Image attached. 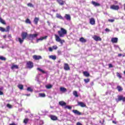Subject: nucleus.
I'll return each instance as SVG.
<instances>
[{"label": "nucleus", "instance_id": "f704fd0d", "mask_svg": "<svg viewBox=\"0 0 125 125\" xmlns=\"http://www.w3.org/2000/svg\"><path fill=\"white\" fill-rule=\"evenodd\" d=\"M45 87H46L47 89H50V88H52V85H51V84L46 85L45 86Z\"/></svg>", "mask_w": 125, "mask_h": 125}, {"label": "nucleus", "instance_id": "ea45409f", "mask_svg": "<svg viewBox=\"0 0 125 125\" xmlns=\"http://www.w3.org/2000/svg\"><path fill=\"white\" fill-rule=\"evenodd\" d=\"M116 75L118 78H119V79H122V75L120 74V73L117 72Z\"/></svg>", "mask_w": 125, "mask_h": 125}, {"label": "nucleus", "instance_id": "a18cd8bd", "mask_svg": "<svg viewBox=\"0 0 125 125\" xmlns=\"http://www.w3.org/2000/svg\"><path fill=\"white\" fill-rule=\"evenodd\" d=\"M52 48H53V49L56 50L58 48V47H57V46H56V45H54L52 46Z\"/></svg>", "mask_w": 125, "mask_h": 125}, {"label": "nucleus", "instance_id": "c85d7f7f", "mask_svg": "<svg viewBox=\"0 0 125 125\" xmlns=\"http://www.w3.org/2000/svg\"><path fill=\"white\" fill-rule=\"evenodd\" d=\"M49 58L52 59L53 60H56V56L55 55H51L49 57Z\"/></svg>", "mask_w": 125, "mask_h": 125}, {"label": "nucleus", "instance_id": "f3484780", "mask_svg": "<svg viewBox=\"0 0 125 125\" xmlns=\"http://www.w3.org/2000/svg\"><path fill=\"white\" fill-rule=\"evenodd\" d=\"M59 105H60L61 106H62V107H63V106H66V105H67V103H66L64 101H60L59 102Z\"/></svg>", "mask_w": 125, "mask_h": 125}, {"label": "nucleus", "instance_id": "4be33fe9", "mask_svg": "<svg viewBox=\"0 0 125 125\" xmlns=\"http://www.w3.org/2000/svg\"><path fill=\"white\" fill-rule=\"evenodd\" d=\"M79 41L81 42H86V39L83 38V37H81Z\"/></svg>", "mask_w": 125, "mask_h": 125}, {"label": "nucleus", "instance_id": "de8ad7c7", "mask_svg": "<svg viewBox=\"0 0 125 125\" xmlns=\"http://www.w3.org/2000/svg\"><path fill=\"white\" fill-rule=\"evenodd\" d=\"M108 66H109V68H113V65L111 63H109L108 64Z\"/></svg>", "mask_w": 125, "mask_h": 125}, {"label": "nucleus", "instance_id": "5701e85b", "mask_svg": "<svg viewBox=\"0 0 125 125\" xmlns=\"http://www.w3.org/2000/svg\"><path fill=\"white\" fill-rule=\"evenodd\" d=\"M11 69L12 70H13V69H19V67L17 65L14 64L11 66Z\"/></svg>", "mask_w": 125, "mask_h": 125}, {"label": "nucleus", "instance_id": "4468645a", "mask_svg": "<svg viewBox=\"0 0 125 125\" xmlns=\"http://www.w3.org/2000/svg\"><path fill=\"white\" fill-rule=\"evenodd\" d=\"M118 101H123V102H125V98L123 97L122 96H119L118 98Z\"/></svg>", "mask_w": 125, "mask_h": 125}, {"label": "nucleus", "instance_id": "4d7b16f0", "mask_svg": "<svg viewBox=\"0 0 125 125\" xmlns=\"http://www.w3.org/2000/svg\"><path fill=\"white\" fill-rule=\"evenodd\" d=\"M113 124H114L115 125H117V122H116L115 121H112Z\"/></svg>", "mask_w": 125, "mask_h": 125}, {"label": "nucleus", "instance_id": "49530a36", "mask_svg": "<svg viewBox=\"0 0 125 125\" xmlns=\"http://www.w3.org/2000/svg\"><path fill=\"white\" fill-rule=\"evenodd\" d=\"M108 22H115V20L114 19H109L108 20Z\"/></svg>", "mask_w": 125, "mask_h": 125}, {"label": "nucleus", "instance_id": "8fccbe9b", "mask_svg": "<svg viewBox=\"0 0 125 125\" xmlns=\"http://www.w3.org/2000/svg\"><path fill=\"white\" fill-rule=\"evenodd\" d=\"M7 107H8V108H11V105H10V104H7Z\"/></svg>", "mask_w": 125, "mask_h": 125}, {"label": "nucleus", "instance_id": "1a4fd4ad", "mask_svg": "<svg viewBox=\"0 0 125 125\" xmlns=\"http://www.w3.org/2000/svg\"><path fill=\"white\" fill-rule=\"evenodd\" d=\"M78 105L80 106V107H82V108H84V107H86V105L82 102H78Z\"/></svg>", "mask_w": 125, "mask_h": 125}, {"label": "nucleus", "instance_id": "ddd939ff", "mask_svg": "<svg viewBox=\"0 0 125 125\" xmlns=\"http://www.w3.org/2000/svg\"><path fill=\"white\" fill-rule=\"evenodd\" d=\"M72 112L75 115H78L79 116H81V115H82V113L77 110H73Z\"/></svg>", "mask_w": 125, "mask_h": 125}, {"label": "nucleus", "instance_id": "09e8293b", "mask_svg": "<svg viewBox=\"0 0 125 125\" xmlns=\"http://www.w3.org/2000/svg\"><path fill=\"white\" fill-rule=\"evenodd\" d=\"M53 50V49H52V48H51V47L49 48V51L52 52Z\"/></svg>", "mask_w": 125, "mask_h": 125}, {"label": "nucleus", "instance_id": "6e6d98bb", "mask_svg": "<svg viewBox=\"0 0 125 125\" xmlns=\"http://www.w3.org/2000/svg\"><path fill=\"white\" fill-rule=\"evenodd\" d=\"M0 95H3V92L1 91H0Z\"/></svg>", "mask_w": 125, "mask_h": 125}, {"label": "nucleus", "instance_id": "39448f33", "mask_svg": "<svg viewBox=\"0 0 125 125\" xmlns=\"http://www.w3.org/2000/svg\"><path fill=\"white\" fill-rule=\"evenodd\" d=\"M21 36L22 40H25V39H28L29 35L27 32H22Z\"/></svg>", "mask_w": 125, "mask_h": 125}, {"label": "nucleus", "instance_id": "4c0bfd02", "mask_svg": "<svg viewBox=\"0 0 125 125\" xmlns=\"http://www.w3.org/2000/svg\"><path fill=\"white\" fill-rule=\"evenodd\" d=\"M25 23H26V24H31V21H30V19H27L25 20Z\"/></svg>", "mask_w": 125, "mask_h": 125}, {"label": "nucleus", "instance_id": "e433bc0d", "mask_svg": "<svg viewBox=\"0 0 125 125\" xmlns=\"http://www.w3.org/2000/svg\"><path fill=\"white\" fill-rule=\"evenodd\" d=\"M27 91H29L30 92H33V91H34L33 89H32V88H31L30 87H28L27 88Z\"/></svg>", "mask_w": 125, "mask_h": 125}, {"label": "nucleus", "instance_id": "c9c22d12", "mask_svg": "<svg viewBox=\"0 0 125 125\" xmlns=\"http://www.w3.org/2000/svg\"><path fill=\"white\" fill-rule=\"evenodd\" d=\"M117 88L118 91L119 92L123 91V89L122 88V87H121V86H117Z\"/></svg>", "mask_w": 125, "mask_h": 125}, {"label": "nucleus", "instance_id": "cd10ccee", "mask_svg": "<svg viewBox=\"0 0 125 125\" xmlns=\"http://www.w3.org/2000/svg\"><path fill=\"white\" fill-rule=\"evenodd\" d=\"M60 90H61V91H62V92H65L67 91V89H66V88H65V87H61L60 88Z\"/></svg>", "mask_w": 125, "mask_h": 125}, {"label": "nucleus", "instance_id": "2f4dec72", "mask_svg": "<svg viewBox=\"0 0 125 125\" xmlns=\"http://www.w3.org/2000/svg\"><path fill=\"white\" fill-rule=\"evenodd\" d=\"M0 60H1L2 61H6V58L2 56H0Z\"/></svg>", "mask_w": 125, "mask_h": 125}, {"label": "nucleus", "instance_id": "c03bdc74", "mask_svg": "<svg viewBox=\"0 0 125 125\" xmlns=\"http://www.w3.org/2000/svg\"><path fill=\"white\" fill-rule=\"evenodd\" d=\"M27 6H29L30 7H34V5H33V4H32L31 3H28L27 4Z\"/></svg>", "mask_w": 125, "mask_h": 125}, {"label": "nucleus", "instance_id": "aec40b11", "mask_svg": "<svg viewBox=\"0 0 125 125\" xmlns=\"http://www.w3.org/2000/svg\"><path fill=\"white\" fill-rule=\"evenodd\" d=\"M39 20H40V19L39 18L35 17L34 20V23L36 25H38V23H39Z\"/></svg>", "mask_w": 125, "mask_h": 125}, {"label": "nucleus", "instance_id": "37998d69", "mask_svg": "<svg viewBox=\"0 0 125 125\" xmlns=\"http://www.w3.org/2000/svg\"><path fill=\"white\" fill-rule=\"evenodd\" d=\"M6 30H5V32H9L10 30V26H7L6 28Z\"/></svg>", "mask_w": 125, "mask_h": 125}, {"label": "nucleus", "instance_id": "bf43d9fd", "mask_svg": "<svg viewBox=\"0 0 125 125\" xmlns=\"http://www.w3.org/2000/svg\"><path fill=\"white\" fill-rule=\"evenodd\" d=\"M94 84V83L93 82H92L91 83V85H93Z\"/></svg>", "mask_w": 125, "mask_h": 125}, {"label": "nucleus", "instance_id": "423d86ee", "mask_svg": "<svg viewBox=\"0 0 125 125\" xmlns=\"http://www.w3.org/2000/svg\"><path fill=\"white\" fill-rule=\"evenodd\" d=\"M63 69L65 71H70V66H69V64L67 63H64L63 65Z\"/></svg>", "mask_w": 125, "mask_h": 125}, {"label": "nucleus", "instance_id": "a19ab883", "mask_svg": "<svg viewBox=\"0 0 125 125\" xmlns=\"http://www.w3.org/2000/svg\"><path fill=\"white\" fill-rule=\"evenodd\" d=\"M0 32H5V29L4 28L0 26Z\"/></svg>", "mask_w": 125, "mask_h": 125}, {"label": "nucleus", "instance_id": "f8f14e48", "mask_svg": "<svg viewBox=\"0 0 125 125\" xmlns=\"http://www.w3.org/2000/svg\"><path fill=\"white\" fill-rule=\"evenodd\" d=\"M64 18L68 21H71V15L66 14L64 16Z\"/></svg>", "mask_w": 125, "mask_h": 125}, {"label": "nucleus", "instance_id": "0eeeda50", "mask_svg": "<svg viewBox=\"0 0 125 125\" xmlns=\"http://www.w3.org/2000/svg\"><path fill=\"white\" fill-rule=\"evenodd\" d=\"M32 57L34 60H36V61L40 60L41 59H42V58L41 56H38V55H33L32 56Z\"/></svg>", "mask_w": 125, "mask_h": 125}, {"label": "nucleus", "instance_id": "e2e57ef3", "mask_svg": "<svg viewBox=\"0 0 125 125\" xmlns=\"http://www.w3.org/2000/svg\"><path fill=\"white\" fill-rule=\"evenodd\" d=\"M115 3H118V1H116Z\"/></svg>", "mask_w": 125, "mask_h": 125}, {"label": "nucleus", "instance_id": "20e7f679", "mask_svg": "<svg viewBox=\"0 0 125 125\" xmlns=\"http://www.w3.org/2000/svg\"><path fill=\"white\" fill-rule=\"evenodd\" d=\"M110 9L112 10H119L120 9V6L118 5H111L110 7Z\"/></svg>", "mask_w": 125, "mask_h": 125}, {"label": "nucleus", "instance_id": "a211bd4d", "mask_svg": "<svg viewBox=\"0 0 125 125\" xmlns=\"http://www.w3.org/2000/svg\"><path fill=\"white\" fill-rule=\"evenodd\" d=\"M56 17L57 18H59V19H61V20H64V18L61 16L60 14H56Z\"/></svg>", "mask_w": 125, "mask_h": 125}, {"label": "nucleus", "instance_id": "5fc2aeb1", "mask_svg": "<svg viewBox=\"0 0 125 125\" xmlns=\"http://www.w3.org/2000/svg\"><path fill=\"white\" fill-rule=\"evenodd\" d=\"M8 38H9V39H11V38H12V37H11V35H10V34L8 35Z\"/></svg>", "mask_w": 125, "mask_h": 125}, {"label": "nucleus", "instance_id": "2eb2a0df", "mask_svg": "<svg viewBox=\"0 0 125 125\" xmlns=\"http://www.w3.org/2000/svg\"><path fill=\"white\" fill-rule=\"evenodd\" d=\"M91 3L92 4H93V5H94V6H100V3H98V2H96L94 1H91Z\"/></svg>", "mask_w": 125, "mask_h": 125}, {"label": "nucleus", "instance_id": "7c9ffc66", "mask_svg": "<svg viewBox=\"0 0 125 125\" xmlns=\"http://www.w3.org/2000/svg\"><path fill=\"white\" fill-rule=\"evenodd\" d=\"M64 109H68V110H71L72 109V106L70 105H65L64 107Z\"/></svg>", "mask_w": 125, "mask_h": 125}, {"label": "nucleus", "instance_id": "9d476101", "mask_svg": "<svg viewBox=\"0 0 125 125\" xmlns=\"http://www.w3.org/2000/svg\"><path fill=\"white\" fill-rule=\"evenodd\" d=\"M46 39H47V36L41 37L40 38L37 40L36 42L38 43L39 42H40V41H43V40H46Z\"/></svg>", "mask_w": 125, "mask_h": 125}, {"label": "nucleus", "instance_id": "dca6fc26", "mask_svg": "<svg viewBox=\"0 0 125 125\" xmlns=\"http://www.w3.org/2000/svg\"><path fill=\"white\" fill-rule=\"evenodd\" d=\"M89 23L91 25H95V20L94 18H91Z\"/></svg>", "mask_w": 125, "mask_h": 125}, {"label": "nucleus", "instance_id": "864d4df0", "mask_svg": "<svg viewBox=\"0 0 125 125\" xmlns=\"http://www.w3.org/2000/svg\"><path fill=\"white\" fill-rule=\"evenodd\" d=\"M118 57H121V56H123V54H118Z\"/></svg>", "mask_w": 125, "mask_h": 125}, {"label": "nucleus", "instance_id": "72a5a7b5", "mask_svg": "<svg viewBox=\"0 0 125 125\" xmlns=\"http://www.w3.org/2000/svg\"><path fill=\"white\" fill-rule=\"evenodd\" d=\"M28 122H29V119L28 118H25L24 119L23 124L27 125V124H28Z\"/></svg>", "mask_w": 125, "mask_h": 125}, {"label": "nucleus", "instance_id": "412c9836", "mask_svg": "<svg viewBox=\"0 0 125 125\" xmlns=\"http://www.w3.org/2000/svg\"><path fill=\"white\" fill-rule=\"evenodd\" d=\"M83 76H84L85 77H86L87 78H88V77H89V76H90V74H89V73H88V72L87 71L83 72Z\"/></svg>", "mask_w": 125, "mask_h": 125}, {"label": "nucleus", "instance_id": "6ab92c4d", "mask_svg": "<svg viewBox=\"0 0 125 125\" xmlns=\"http://www.w3.org/2000/svg\"><path fill=\"white\" fill-rule=\"evenodd\" d=\"M111 42H113V43H117V42H118V38H112Z\"/></svg>", "mask_w": 125, "mask_h": 125}, {"label": "nucleus", "instance_id": "f03ea898", "mask_svg": "<svg viewBox=\"0 0 125 125\" xmlns=\"http://www.w3.org/2000/svg\"><path fill=\"white\" fill-rule=\"evenodd\" d=\"M38 36H39V35L37 34H29L27 37V40H29V41H33L34 38H37Z\"/></svg>", "mask_w": 125, "mask_h": 125}, {"label": "nucleus", "instance_id": "603ef678", "mask_svg": "<svg viewBox=\"0 0 125 125\" xmlns=\"http://www.w3.org/2000/svg\"><path fill=\"white\" fill-rule=\"evenodd\" d=\"M105 32H110V29H108V28H106L105 29Z\"/></svg>", "mask_w": 125, "mask_h": 125}, {"label": "nucleus", "instance_id": "c756f323", "mask_svg": "<svg viewBox=\"0 0 125 125\" xmlns=\"http://www.w3.org/2000/svg\"><path fill=\"white\" fill-rule=\"evenodd\" d=\"M73 94L76 97H79V95L78 94V92L77 91H74L73 92Z\"/></svg>", "mask_w": 125, "mask_h": 125}, {"label": "nucleus", "instance_id": "3c124183", "mask_svg": "<svg viewBox=\"0 0 125 125\" xmlns=\"http://www.w3.org/2000/svg\"><path fill=\"white\" fill-rule=\"evenodd\" d=\"M76 125H83L82 124V123H81L80 122H77L76 124Z\"/></svg>", "mask_w": 125, "mask_h": 125}, {"label": "nucleus", "instance_id": "79ce46f5", "mask_svg": "<svg viewBox=\"0 0 125 125\" xmlns=\"http://www.w3.org/2000/svg\"><path fill=\"white\" fill-rule=\"evenodd\" d=\"M39 96H40V97H45V94H44V93H39Z\"/></svg>", "mask_w": 125, "mask_h": 125}, {"label": "nucleus", "instance_id": "58836bf2", "mask_svg": "<svg viewBox=\"0 0 125 125\" xmlns=\"http://www.w3.org/2000/svg\"><path fill=\"white\" fill-rule=\"evenodd\" d=\"M90 81V79L89 78H87L86 79H84V82L85 83H89Z\"/></svg>", "mask_w": 125, "mask_h": 125}, {"label": "nucleus", "instance_id": "b1692460", "mask_svg": "<svg viewBox=\"0 0 125 125\" xmlns=\"http://www.w3.org/2000/svg\"><path fill=\"white\" fill-rule=\"evenodd\" d=\"M0 22L3 24V25H6V22H5V21L1 18H0Z\"/></svg>", "mask_w": 125, "mask_h": 125}, {"label": "nucleus", "instance_id": "13d9d810", "mask_svg": "<svg viewBox=\"0 0 125 125\" xmlns=\"http://www.w3.org/2000/svg\"><path fill=\"white\" fill-rule=\"evenodd\" d=\"M9 125H16V124L15 123H11Z\"/></svg>", "mask_w": 125, "mask_h": 125}, {"label": "nucleus", "instance_id": "680f3d73", "mask_svg": "<svg viewBox=\"0 0 125 125\" xmlns=\"http://www.w3.org/2000/svg\"><path fill=\"white\" fill-rule=\"evenodd\" d=\"M6 38V35H4V36H3V39H5Z\"/></svg>", "mask_w": 125, "mask_h": 125}, {"label": "nucleus", "instance_id": "7ed1b4c3", "mask_svg": "<svg viewBox=\"0 0 125 125\" xmlns=\"http://www.w3.org/2000/svg\"><path fill=\"white\" fill-rule=\"evenodd\" d=\"M26 67L28 69H32V68H34V62L31 61H28L26 62Z\"/></svg>", "mask_w": 125, "mask_h": 125}, {"label": "nucleus", "instance_id": "9b49d317", "mask_svg": "<svg viewBox=\"0 0 125 125\" xmlns=\"http://www.w3.org/2000/svg\"><path fill=\"white\" fill-rule=\"evenodd\" d=\"M93 39H94V41H96V42H98V41H102V39L101 38L99 37V36H97L96 35H95L93 37Z\"/></svg>", "mask_w": 125, "mask_h": 125}, {"label": "nucleus", "instance_id": "473e14b6", "mask_svg": "<svg viewBox=\"0 0 125 125\" xmlns=\"http://www.w3.org/2000/svg\"><path fill=\"white\" fill-rule=\"evenodd\" d=\"M18 87L21 90H23V88H24V86L22 84H19L18 85Z\"/></svg>", "mask_w": 125, "mask_h": 125}, {"label": "nucleus", "instance_id": "052dcab7", "mask_svg": "<svg viewBox=\"0 0 125 125\" xmlns=\"http://www.w3.org/2000/svg\"><path fill=\"white\" fill-rule=\"evenodd\" d=\"M25 95H26V96H30V95H31V94H26Z\"/></svg>", "mask_w": 125, "mask_h": 125}, {"label": "nucleus", "instance_id": "f257e3e1", "mask_svg": "<svg viewBox=\"0 0 125 125\" xmlns=\"http://www.w3.org/2000/svg\"><path fill=\"white\" fill-rule=\"evenodd\" d=\"M58 34L59 36L55 34V40L56 42H60L61 44H63V43L65 42V40H61V38H64L65 35H67V30L64 28H61V30L58 31Z\"/></svg>", "mask_w": 125, "mask_h": 125}, {"label": "nucleus", "instance_id": "bb28decb", "mask_svg": "<svg viewBox=\"0 0 125 125\" xmlns=\"http://www.w3.org/2000/svg\"><path fill=\"white\" fill-rule=\"evenodd\" d=\"M18 41H19L20 43L21 44H22V43H23V42H24V39H23L22 38L21 39V38H18Z\"/></svg>", "mask_w": 125, "mask_h": 125}, {"label": "nucleus", "instance_id": "a878e982", "mask_svg": "<svg viewBox=\"0 0 125 125\" xmlns=\"http://www.w3.org/2000/svg\"><path fill=\"white\" fill-rule=\"evenodd\" d=\"M37 70H38V71H40V72H41V73H42V74H46V72L44 71V70L41 69L39 67L37 68Z\"/></svg>", "mask_w": 125, "mask_h": 125}, {"label": "nucleus", "instance_id": "393cba45", "mask_svg": "<svg viewBox=\"0 0 125 125\" xmlns=\"http://www.w3.org/2000/svg\"><path fill=\"white\" fill-rule=\"evenodd\" d=\"M50 118L52 120V121H56L58 119L57 117L54 115H51Z\"/></svg>", "mask_w": 125, "mask_h": 125}, {"label": "nucleus", "instance_id": "6e6552de", "mask_svg": "<svg viewBox=\"0 0 125 125\" xmlns=\"http://www.w3.org/2000/svg\"><path fill=\"white\" fill-rule=\"evenodd\" d=\"M56 1L60 5H64L66 3V2L63 0H56Z\"/></svg>", "mask_w": 125, "mask_h": 125}]
</instances>
